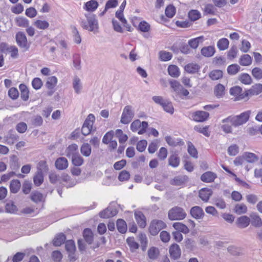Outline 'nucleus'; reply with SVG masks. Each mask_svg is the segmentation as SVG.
<instances>
[{"instance_id":"obj_38","label":"nucleus","mask_w":262,"mask_h":262,"mask_svg":"<svg viewBox=\"0 0 262 262\" xmlns=\"http://www.w3.org/2000/svg\"><path fill=\"white\" fill-rule=\"evenodd\" d=\"M244 158L249 163H254L258 160V157L255 154L248 152L244 154Z\"/></svg>"},{"instance_id":"obj_24","label":"nucleus","mask_w":262,"mask_h":262,"mask_svg":"<svg viewBox=\"0 0 262 262\" xmlns=\"http://www.w3.org/2000/svg\"><path fill=\"white\" fill-rule=\"evenodd\" d=\"M215 52V48L213 46L205 47L201 50L202 55L207 57L212 56L214 54Z\"/></svg>"},{"instance_id":"obj_3","label":"nucleus","mask_w":262,"mask_h":262,"mask_svg":"<svg viewBox=\"0 0 262 262\" xmlns=\"http://www.w3.org/2000/svg\"><path fill=\"white\" fill-rule=\"evenodd\" d=\"M186 216V213L184 210L178 206L172 208L168 212V218L171 221L182 220Z\"/></svg>"},{"instance_id":"obj_27","label":"nucleus","mask_w":262,"mask_h":262,"mask_svg":"<svg viewBox=\"0 0 262 262\" xmlns=\"http://www.w3.org/2000/svg\"><path fill=\"white\" fill-rule=\"evenodd\" d=\"M34 184L37 186H40L43 181V176L42 171L40 170H37V171L33 178Z\"/></svg>"},{"instance_id":"obj_28","label":"nucleus","mask_w":262,"mask_h":262,"mask_svg":"<svg viewBox=\"0 0 262 262\" xmlns=\"http://www.w3.org/2000/svg\"><path fill=\"white\" fill-rule=\"evenodd\" d=\"M262 92V84H256L252 86V88L247 91L249 95H258Z\"/></svg>"},{"instance_id":"obj_15","label":"nucleus","mask_w":262,"mask_h":262,"mask_svg":"<svg viewBox=\"0 0 262 262\" xmlns=\"http://www.w3.org/2000/svg\"><path fill=\"white\" fill-rule=\"evenodd\" d=\"M66 156L68 158H72L78 152V146L76 144L70 145L66 150Z\"/></svg>"},{"instance_id":"obj_62","label":"nucleus","mask_w":262,"mask_h":262,"mask_svg":"<svg viewBox=\"0 0 262 262\" xmlns=\"http://www.w3.org/2000/svg\"><path fill=\"white\" fill-rule=\"evenodd\" d=\"M138 28L141 31L143 32H147L150 30V26L146 21H142L140 23Z\"/></svg>"},{"instance_id":"obj_46","label":"nucleus","mask_w":262,"mask_h":262,"mask_svg":"<svg viewBox=\"0 0 262 262\" xmlns=\"http://www.w3.org/2000/svg\"><path fill=\"white\" fill-rule=\"evenodd\" d=\"M225 87L222 84H218L214 88V94L217 98L222 97L225 94Z\"/></svg>"},{"instance_id":"obj_33","label":"nucleus","mask_w":262,"mask_h":262,"mask_svg":"<svg viewBox=\"0 0 262 262\" xmlns=\"http://www.w3.org/2000/svg\"><path fill=\"white\" fill-rule=\"evenodd\" d=\"M203 38L204 37L203 36H200L195 38L191 39L188 41L189 46L191 48L195 49L198 48L199 43L203 42Z\"/></svg>"},{"instance_id":"obj_12","label":"nucleus","mask_w":262,"mask_h":262,"mask_svg":"<svg viewBox=\"0 0 262 262\" xmlns=\"http://www.w3.org/2000/svg\"><path fill=\"white\" fill-rule=\"evenodd\" d=\"M135 217L140 227L144 228L146 226V218L141 211H136L135 212Z\"/></svg>"},{"instance_id":"obj_23","label":"nucleus","mask_w":262,"mask_h":262,"mask_svg":"<svg viewBox=\"0 0 262 262\" xmlns=\"http://www.w3.org/2000/svg\"><path fill=\"white\" fill-rule=\"evenodd\" d=\"M173 227L177 230V231L182 232L184 234H187L189 232V228L182 223L177 222L173 223Z\"/></svg>"},{"instance_id":"obj_36","label":"nucleus","mask_w":262,"mask_h":262,"mask_svg":"<svg viewBox=\"0 0 262 262\" xmlns=\"http://www.w3.org/2000/svg\"><path fill=\"white\" fill-rule=\"evenodd\" d=\"M80 151L83 156L89 157L92 152L91 147L88 143H84L80 148Z\"/></svg>"},{"instance_id":"obj_54","label":"nucleus","mask_w":262,"mask_h":262,"mask_svg":"<svg viewBox=\"0 0 262 262\" xmlns=\"http://www.w3.org/2000/svg\"><path fill=\"white\" fill-rule=\"evenodd\" d=\"M194 129L195 131L203 134L204 136L206 137H209L210 136V133L208 132L207 126L203 127L200 125H195L194 127Z\"/></svg>"},{"instance_id":"obj_61","label":"nucleus","mask_w":262,"mask_h":262,"mask_svg":"<svg viewBox=\"0 0 262 262\" xmlns=\"http://www.w3.org/2000/svg\"><path fill=\"white\" fill-rule=\"evenodd\" d=\"M227 151L230 156H234L238 153V146L236 144H232L228 147Z\"/></svg>"},{"instance_id":"obj_19","label":"nucleus","mask_w":262,"mask_h":262,"mask_svg":"<svg viewBox=\"0 0 262 262\" xmlns=\"http://www.w3.org/2000/svg\"><path fill=\"white\" fill-rule=\"evenodd\" d=\"M212 194V191L209 188H202L200 190V198L204 202H207Z\"/></svg>"},{"instance_id":"obj_14","label":"nucleus","mask_w":262,"mask_h":262,"mask_svg":"<svg viewBox=\"0 0 262 262\" xmlns=\"http://www.w3.org/2000/svg\"><path fill=\"white\" fill-rule=\"evenodd\" d=\"M73 88L77 94L81 93L83 88L82 83L81 79L77 76H75L73 79Z\"/></svg>"},{"instance_id":"obj_47","label":"nucleus","mask_w":262,"mask_h":262,"mask_svg":"<svg viewBox=\"0 0 262 262\" xmlns=\"http://www.w3.org/2000/svg\"><path fill=\"white\" fill-rule=\"evenodd\" d=\"M159 58L161 60L166 61L170 60L172 58V54L165 51H161L159 53Z\"/></svg>"},{"instance_id":"obj_44","label":"nucleus","mask_w":262,"mask_h":262,"mask_svg":"<svg viewBox=\"0 0 262 262\" xmlns=\"http://www.w3.org/2000/svg\"><path fill=\"white\" fill-rule=\"evenodd\" d=\"M31 200L35 202L38 203L44 200V197L42 193L38 191H33L31 195Z\"/></svg>"},{"instance_id":"obj_21","label":"nucleus","mask_w":262,"mask_h":262,"mask_svg":"<svg viewBox=\"0 0 262 262\" xmlns=\"http://www.w3.org/2000/svg\"><path fill=\"white\" fill-rule=\"evenodd\" d=\"M188 180V177L186 176H179L175 177L172 181L171 184L176 186H182Z\"/></svg>"},{"instance_id":"obj_20","label":"nucleus","mask_w":262,"mask_h":262,"mask_svg":"<svg viewBox=\"0 0 262 262\" xmlns=\"http://www.w3.org/2000/svg\"><path fill=\"white\" fill-rule=\"evenodd\" d=\"M250 221V219L248 216H242L237 219L236 224L238 227L244 228L249 226Z\"/></svg>"},{"instance_id":"obj_29","label":"nucleus","mask_w":262,"mask_h":262,"mask_svg":"<svg viewBox=\"0 0 262 262\" xmlns=\"http://www.w3.org/2000/svg\"><path fill=\"white\" fill-rule=\"evenodd\" d=\"M20 183L18 180H13L11 181L10 184V189L12 193H17L20 188Z\"/></svg>"},{"instance_id":"obj_30","label":"nucleus","mask_w":262,"mask_h":262,"mask_svg":"<svg viewBox=\"0 0 262 262\" xmlns=\"http://www.w3.org/2000/svg\"><path fill=\"white\" fill-rule=\"evenodd\" d=\"M239 63L243 66H248L252 63V58L248 54H244L239 58Z\"/></svg>"},{"instance_id":"obj_64","label":"nucleus","mask_w":262,"mask_h":262,"mask_svg":"<svg viewBox=\"0 0 262 262\" xmlns=\"http://www.w3.org/2000/svg\"><path fill=\"white\" fill-rule=\"evenodd\" d=\"M252 76L256 79H262V70L259 68H254L252 70Z\"/></svg>"},{"instance_id":"obj_1","label":"nucleus","mask_w":262,"mask_h":262,"mask_svg":"<svg viewBox=\"0 0 262 262\" xmlns=\"http://www.w3.org/2000/svg\"><path fill=\"white\" fill-rule=\"evenodd\" d=\"M251 114L250 111H247L241 113L239 115L229 116L222 120L224 123L221 126V128L226 133H232V126L237 127L246 123Z\"/></svg>"},{"instance_id":"obj_17","label":"nucleus","mask_w":262,"mask_h":262,"mask_svg":"<svg viewBox=\"0 0 262 262\" xmlns=\"http://www.w3.org/2000/svg\"><path fill=\"white\" fill-rule=\"evenodd\" d=\"M216 178V175L215 173L211 171H207L201 176V179L203 182L210 183L214 181Z\"/></svg>"},{"instance_id":"obj_6","label":"nucleus","mask_w":262,"mask_h":262,"mask_svg":"<svg viewBox=\"0 0 262 262\" xmlns=\"http://www.w3.org/2000/svg\"><path fill=\"white\" fill-rule=\"evenodd\" d=\"M16 41L18 46L27 51L29 49V45L28 43L27 38L25 34L23 32H18L15 36Z\"/></svg>"},{"instance_id":"obj_50","label":"nucleus","mask_w":262,"mask_h":262,"mask_svg":"<svg viewBox=\"0 0 262 262\" xmlns=\"http://www.w3.org/2000/svg\"><path fill=\"white\" fill-rule=\"evenodd\" d=\"M71 159L72 163L75 166H79L83 163V159L79 153L72 157Z\"/></svg>"},{"instance_id":"obj_11","label":"nucleus","mask_w":262,"mask_h":262,"mask_svg":"<svg viewBox=\"0 0 262 262\" xmlns=\"http://www.w3.org/2000/svg\"><path fill=\"white\" fill-rule=\"evenodd\" d=\"M169 253L171 258L174 259L179 258L181 254L179 246L177 244L171 245L169 248Z\"/></svg>"},{"instance_id":"obj_26","label":"nucleus","mask_w":262,"mask_h":262,"mask_svg":"<svg viewBox=\"0 0 262 262\" xmlns=\"http://www.w3.org/2000/svg\"><path fill=\"white\" fill-rule=\"evenodd\" d=\"M60 178L62 181L67 183L66 187L67 188L75 186L77 182L75 180L71 179L70 177L66 173H63Z\"/></svg>"},{"instance_id":"obj_51","label":"nucleus","mask_w":262,"mask_h":262,"mask_svg":"<svg viewBox=\"0 0 262 262\" xmlns=\"http://www.w3.org/2000/svg\"><path fill=\"white\" fill-rule=\"evenodd\" d=\"M10 166L12 169H17L19 167L18 158L15 155L10 157Z\"/></svg>"},{"instance_id":"obj_55","label":"nucleus","mask_w":262,"mask_h":262,"mask_svg":"<svg viewBox=\"0 0 262 262\" xmlns=\"http://www.w3.org/2000/svg\"><path fill=\"white\" fill-rule=\"evenodd\" d=\"M127 243L130 250L133 251L139 248V244L135 241L134 237H128L126 239Z\"/></svg>"},{"instance_id":"obj_43","label":"nucleus","mask_w":262,"mask_h":262,"mask_svg":"<svg viewBox=\"0 0 262 262\" xmlns=\"http://www.w3.org/2000/svg\"><path fill=\"white\" fill-rule=\"evenodd\" d=\"M159 254V249L155 247H152L148 250V256L151 259H156Z\"/></svg>"},{"instance_id":"obj_18","label":"nucleus","mask_w":262,"mask_h":262,"mask_svg":"<svg viewBox=\"0 0 262 262\" xmlns=\"http://www.w3.org/2000/svg\"><path fill=\"white\" fill-rule=\"evenodd\" d=\"M165 140L167 144L171 146H177L184 144V142L181 139L172 138L170 136H166L165 137Z\"/></svg>"},{"instance_id":"obj_35","label":"nucleus","mask_w":262,"mask_h":262,"mask_svg":"<svg viewBox=\"0 0 262 262\" xmlns=\"http://www.w3.org/2000/svg\"><path fill=\"white\" fill-rule=\"evenodd\" d=\"M115 136L118 138L120 143H124L127 140L128 137L126 134H124L120 129H117L115 131Z\"/></svg>"},{"instance_id":"obj_52","label":"nucleus","mask_w":262,"mask_h":262,"mask_svg":"<svg viewBox=\"0 0 262 262\" xmlns=\"http://www.w3.org/2000/svg\"><path fill=\"white\" fill-rule=\"evenodd\" d=\"M223 72L221 70H215L212 71L209 74L210 78L213 80H216L222 78Z\"/></svg>"},{"instance_id":"obj_53","label":"nucleus","mask_w":262,"mask_h":262,"mask_svg":"<svg viewBox=\"0 0 262 262\" xmlns=\"http://www.w3.org/2000/svg\"><path fill=\"white\" fill-rule=\"evenodd\" d=\"M201 16L200 12L196 10H191L188 13V17L191 21H195Z\"/></svg>"},{"instance_id":"obj_60","label":"nucleus","mask_w":262,"mask_h":262,"mask_svg":"<svg viewBox=\"0 0 262 262\" xmlns=\"http://www.w3.org/2000/svg\"><path fill=\"white\" fill-rule=\"evenodd\" d=\"M165 111L171 114L173 113L174 109L172 103L166 100L162 106Z\"/></svg>"},{"instance_id":"obj_59","label":"nucleus","mask_w":262,"mask_h":262,"mask_svg":"<svg viewBox=\"0 0 262 262\" xmlns=\"http://www.w3.org/2000/svg\"><path fill=\"white\" fill-rule=\"evenodd\" d=\"M239 80L245 84H250L252 82L251 76L247 73L241 74L239 77Z\"/></svg>"},{"instance_id":"obj_42","label":"nucleus","mask_w":262,"mask_h":262,"mask_svg":"<svg viewBox=\"0 0 262 262\" xmlns=\"http://www.w3.org/2000/svg\"><path fill=\"white\" fill-rule=\"evenodd\" d=\"M117 229L121 233H124L127 230V225L125 222L122 220L119 219L117 222Z\"/></svg>"},{"instance_id":"obj_5","label":"nucleus","mask_w":262,"mask_h":262,"mask_svg":"<svg viewBox=\"0 0 262 262\" xmlns=\"http://www.w3.org/2000/svg\"><path fill=\"white\" fill-rule=\"evenodd\" d=\"M165 227L166 224L162 221L154 220L150 223L149 231L152 235H156Z\"/></svg>"},{"instance_id":"obj_58","label":"nucleus","mask_w":262,"mask_h":262,"mask_svg":"<svg viewBox=\"0 0 262 262\" xmlns=\"http://www.w3.org/2000/svg\"><path fill=\"white\" fill-rule=\"evenodd\" d=\"M6 210L7 212L14 213L17 211V207L12 202H8L5 206Z\"/></svg>"},{"instance_id":"obj_39","label":"nucleus","mask_w":262,"mask_h":262,"mask_svg":"<svg viewBox=\"0 0 262 262\" xmlns=\"http://www.w3.org/2000/svg\"><path fill=\"white\" fill-rule=\"evenodd\" d=\"M234 211L237 214H244L247 211V207L243 203L237 204L235 205Z\"/></svg>"},{"instance_id":"obj_63","label":"nucleus","mask_w":262,"mask_h":262,"mask_svg":"<svg viewBox=\"0 0 262 262\" xmlns=\"http://www.w3.org/2000/svg\"><path fill=\"white\" fill-rule=\"evenodd\" d=\"M66 249L68 252H75L76 247L74 242L72 240L67 241L66 243Z\"/></svg>"},{"instance_id":"obj_31","label":"nucleus","mask_w":262,"mask_h":262,"mask_svg":"<svg viewBox=\"0 0 262 262\" xmlns=\"http://www.w3.org/2000/svg\"><path fill=\"white\" fill-rule=\"evenodd\" d=\"M33 25L38 29L46 30L49 27V23L46 20H36Z\"/></svg>"},{"instance_id":"obj_34","label":"nucleus","mask_w":262,"mask_h":262,"mask_svg":"<svg viewBox=\"0 0 262 262\" xmlns=\"http://www.w3.org/2000/svg\"><path fill=\"white\" fill-rule=\"evenodd\" d=\"M229 46V41L227 38H222L217 42V47L221 51L227 49Z\"/></svg>"},{"instance_id":"obj_40","label":"nucleus","mask_w":262,"mask_h":262,"mask_svg":"<svg viewBox=\"0 0 262 262\" xmlns=\"http://www.w3.org/2000/svg\"><path fill=\"white\" fill-rule=\"evenodd\" d=\"M65 240V235L63 233H60L55 237L53 242V245L55 246H60L64 242Z\"/></svg>"},{"instance_id":"obj_49","label":"nucleus","mask_w":262,"mask_h":262,"mask_svg":"<svg viewBox=\"0 0 262 262\" xmlns=\"http://www.w3.org/2000/svg\"><path fill=\"white\" fill-rule=\"evenodd\" d=\"M176 12L175 7L172 5H169L166 8L165 13L166 16L168 18H172L174 16Z\"/></svg>"},{"instance_id":"obj_45","label":"nucleus","mask_w":262,"mask_h":262,"mask_svg":"<svg viewBox=\"0 0 262 262\" xmlns=\"http://www.w3.org/2000/svg\"><path fill=\"white\" fill-rule=\"evenodd\" d=\"M169 164L173 167H177L179 165L180 159L177 155H172L168 159Z\"/></svg>"},{"instance_id":"obj_10","label":"nucleus","mask_w":262,"mask_h":262,"mask_svg":"<svg viewBox=\"0 0 262 262\" xmlns=\"http://www.w3.org/2000/svg\"><path fill=\"white\" fill-rule=\"evenodd\" d=\"M98 6L99 4L96 0H90L84 4L83 9L89 12H93Z\"/></svg>"},{"instance_id":"obj_4","label":"nucleus","mask_w":262,"mask_h":262,"mask_svg":"<svg viewBox=\"0 0 262 262\" xmlns=\"http://www.w3.org/2000/svg\"><path fill=\"white\" fill-rule=\"evenodd\" d=\"M134 116V112L133 110L132 106L130 105H126L123 108L120 122L122 124H128L132 121Z\"/></svg>"},{"instance_id":"obj_7","label":"nucleus","mask_w":262,"mask_h":262,"mask_svg":"<svg viewBox=\"0 0 262 262\" xmlns=\"http://www.w3.org/2000/svg\"><path fill=\"white\" fill-rule=\"evenodd\" d=\"M230 94L234 96L236 100L244 99L246 97L249 96V93H247V91L243 92L242 88L238 86L231 88L230 90Z\"/></svg>"},{"instance_id":"obj_25","label":"nucleus","mask_w":262,"mask_h":262,"mask_svg":"<svg viewBox=\"0 0 262 262\" xmlns=\"http://www.w3.org/2000/svg\"><path fill=\"white\" fill-rule=\"evenodd\" d=\"M83 236L84 240L88 244L92 243L94 239L93 233L90 229H85L83 231Z\"/></svg>"},{"instance_id":"obj_13","label":"nucleus","mask_w":262,"mask_h":262,"mask_svg":"<svg viewBox=\"0 0 262 262\" xmlns=\"http://www.w3.org/2000/svg\"><path fill=\"white\" fill-rule=\"evenodd\" d=\"M55 166L59 170L66 169L68 167V161L64 157L58 158L55 163Z\"/></svg>"},{"instance_id":"obj_32","label":"nucleus","mask_w":262,"mask_h":262,"mask_svg":"<svg viewBox=\"0 0 262 262\" xmlns=\"http://www.w3.org/2000/svg\"><path fill=\"white\" fill-rule=\"evenodd\" d=\"M57 78L55 76H51L49 77L46 83V85L48 89H53L57 83Z\"/></svg>"},{"instance_id":"obj_41","label":"nucleus","mask_w":262,"mask_h":262,"mask_svg":"<svg viewBox=\"0 0 262 262\" xmlns=\"http://www.w3.org/2000/svg\"><path fill=\"white\" fill-rule=\"evenodd\" d=\"M200 69V67L196 63H189L185 66V70L189 73H196Z\"/></svg>"},{"instance_id":"obj_9","label":"nucleus","mask_w":262,"mask_h":262,"mask_svg":"<svg viewBox=\"0 0 262 262\" xmlns=\"http://www.w3.org/2000/svg\"><path fill=\"white\" fill-rule=\"evenodd\" d=\"M118 211L115 208L110 206L100 212V216L101 218L107 219L116 215Z\"/></svg>"},{"instance_id":"obj_56","label":"nucleus","mask_w":262,"mask_h":262,"mask_svg":"<svg viewBox=\"0 0 262 262\" xmlns=\"http://www.w3.org/2000/svg\"><path fill=\"white\" fill-rule=\"evenodd\" d=\"M95 120V118L94 115L89 114L85 119L83 125L89 127V128L92 129V126L93 125L94 122Z\"/></svg>"},{"instance_id":"obj_8","label":"nucleus","mask_w":262,"mask_h":262,"mask_svg":"<svg viewBox=\"0 0 262 262\" xmlns=\"http://www.w3.org/2000/svg\"><path fill=\"white\" fill-rule=\"evenodd\" d=\"M209 116V114L206 112L198 111L192 113L191 119L195 122H202L207 120Z\"/></svg>"},{"instance_id":"obj_16","label":"nucleus","mask_w":262,"mask_h":262,"mask_svg":"<svg viewBox=\"0 0 262 262\" xmlns=\"http://www.w3.org/2000/svg\"><path fill=\"white\" fill-rule=\"evenodd\" d=\"M191 215L196 219H201L204 215L203 209L199 206H194L190 210Z\"/></svg>"},{"instance_id":"obj_48","label":"nucleus","mask_w":262,"mask_h":262,"mask_svg":"<svg viewBox=\"0 0 262 262\" xmlns=\"http://www.w3.org/2000/svg\"><path fill=\"white\" fill-rule=\"evenodd\" d=\"M251 224L255 227H260L262 225V221L260 217L256 214L251 215Z\"/></svg>"},{"instance_id":"obj_2","label":"nucleus","mask_w":262,"mask_h":262,"mask_svg":"<svg viewBox=\"0 0 262 262\" xmlns=\"http://www.w3.org/2000/svg\"><path fill=\"white\" fill-rule=\"evenodd\" d=\"M85 19H81L80 25L85 30L96 33L98 32L99 25L96 16L92 13H85Z\"/></svg>"},{"instance_id":"obj_57","label":"nucleus","mask_w":262,"mask_h":262,"mask_svg":"<svg viewBox=\"0 0 262 262\" xmlns=\"http://www.w3.org/2000/svg\"><path fill=\"white\" fill-rule=\"evenodd\" d=\"M240 67L237 64H232L228 66L227 68L228 73L230 75H235L240 70Z\"/></svg>"},{"instance_id":"obj_22","label":"nucleus","mask_w":262,"mask_h":262,"mask_svg":"<svg viewBox=\"0 0 262 262\" xmlns=\"http://www.w3.org/2000/svg\"><path fill=\"white\" fill-rule=\"evenodd\" d=\"M16 25L22 28H26L29 26V21L26 18L23 16L16 17L15 19Z\"/></svg>"},{"instance_id":"obj_37","label":"nucleus","mask_w":262,"mask_h":262,"mask_svg":"<svg viewBox=\"0 0 262 262\" xmlns=\"http://www.w3.org/2000/svg\"><path fill=\"white\" fill-rule=\"evenodd\" d=\"M168 74L173 77H178L180 75L179 68L175 65H170L168 68Z\"/></svg>"}]
</instances>
